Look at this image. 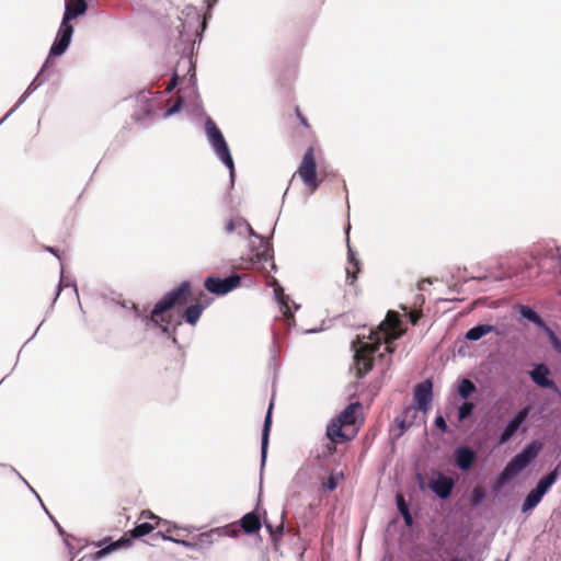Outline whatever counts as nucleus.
I'll list each match as a JSON object with an SVG mask.
<instances>
[{"mask_svg": "<svg viewBox=\"0 0 561 561\" xmlns=\"http://www.w3.org/2000/svg\"><path fill=\"white\" fill-rule=\"evenodd\" d=\"M180 18L181 24L178 26L179 41L183 45L180 53V60H185L187 64V71L184 75L185 90L192 91L193 101L192 108L197 117H203L204 122L210 117L203 105V101L197 88L196 64H197V49L203 41L204 33L208 26L205 18L201 16V12L194 5H187Z\"/></svg>", "mask_w": 561, "mask_h": 561, "instance_id": "obj_1", "label": "nucleus"}, {"mask_svg": "<svg viewBox=\"0 0 561 561\" xmlns=\"http://www.w3.org/2000/svg\"><path fill=\"white\" fill-rule=\"evenodd\" d=\"M171 80L164 90H152L147 87L138 91L135 95H130L124 101H134V111L130 114V119L139 125L142 129H148L152 125V119L156 115L163 111L159 107V103L163 95L171 93L180 83L179 65L169 70Z\"/></svg>", "mask_w": 561, "mask_h": 561, "instance_id": "obj_2", "label": "nucleus"}, {"mask_svg": "<svg viewBox=\"0 0 561 561\" xmlns=\"http://www.w3.org/2000/svg\"><path fill=\"white\" fill-rule=\"evenodd\" d=\"M224 232L227 236H237L242 239L253 237L257 240V242L252 241L249 244V260L252 267L265 270V263L273 259V244L271 239L257 233L245 218L239 215L230 216L225 221Z\"/></svg>", "mask_w": 561, "mask_h": 561, "instance_id": "obj_3", "label": "nucleus"}, {"mask_svg": "<svg viewBox=\"0 0 561 561\" xmlns=\"http://www.w3.org/2000/svg\"><path fill=\"white\" fill-rule=\"evenodd\" d=\"M204 134L213 153L217 160L228 170L230 186L233 187L237 176L234 160L224 133L217 123L213 119V117H207V121H205Z\"/></svg>", "mask_w": 561, "mask_h": 561, "instance_id": "obj_4", "label": "nucleus"}, {"mask_svg": "<svg viewBox=\"0 0 561 561\" xmlns=\"http://www.w3.org/2000/svg\"><path fill=\"white\" fill-rule=\"evenodd\" d=\"M362 408L363 407L359 401L350 402L337 415L330 420L327 425L325 437L335 444H343L352 440L356 436L358 428L348 435L343 431V427L356 424V412Z\"/></svg>", "mask_w": 561, "mask_h": 561, "instance_id": "obj_5", "label": "nucleus"}, {"mask_svg": "<svg viewBox=\"0 0 561 561\" xmlns=\"http://www.w3.org/2000/svg\"><path fill=\"white\" fill-rule=\"evenodd\" d=\"M414 479L420 491L424 492L428 489L440 501L449 500L456 486V481L438 469H432L427 477L416 471Z\"/></svg>", "mask_w": 561, "mask_h": 561, "instance_id": "obj_6", "label": "nucleus"}, {"mask_svg": "<svg viewBox=\"0 0 561 561\" xmlns=\"http://www.w3.org/2000/svg\"><path fill=\"white\" fill-rule=\"evenodd\" d=\"M530 255L537 265V274L547 270L554 276H561V248L553 240L536 244Z\"/></svg>", "mask_w": 561, "mask_h": 561, "instance_id": "obj_7", "label": "nucleus"}, {"mask_svg": "<svg viewBox=\"0 0 561 561\" xmlns=\"http://www.w3.org/2000/svg\"><path fill=\"white\" fill-rule=\"evenodd\" d=\"M193 297V284L185 279L164 293L152 307V316H167L171 310L183 306Z\"/></svg>", "mask_w": 561, "mask_h": 561, "instance_id": "obj_8", "label": "nucleus"}, {"mask_svg": "<svg viewBox=\"0 0 561 561\" xmlns=\"http://www.w3.org/2000/svg\"><path fill=\"white\" fill-rule=\"evenodd\" d=\"M559 479V472L557 469L549 471L543 474L524 497L520 511L523 514H529L533 512L542 501L545 495L551 490Z\"/></svg>", "mask_w": 561, "mask_h": 561, "instance_id": "obj_9", "label": "nucleus"}, {"mask_svg": "<svg viewBox=\"0 0 561 561\" xmlns=\"http://www.w3.org/2000/svg\"><path fill=\"white\" fill-rule=\"evenodd\" d=\"M296 173L299 175L302 184L311 192H316L320 186V178L318 173V161L316 159V151L312 145H309L297 168Z\"/></svg>", "mask_w": 561, "mask_h": 561, "instance_id": "obj_10", "label": "nucleus"}, {"mask_svg": "<svg viewBox=\"0 0 561 561\" xmlns=\"http://www.w3.org/2000/svg\"><path fill=\"white\" fill-rule=\"evenodd\" d=\"M433 380L430 378L416 383L413 388V404L404 407L403 413L412 414V419H416L417 411L427 413L433 405Z\"/></svg>", "mask_w": 561, "mask_h": 561, "instance_id": "obj_11", "label": "nucleus"}, {"mask_svg": "<svg viewBox=\"0 0 561 561\" xmlns=\"http://www.w3.org/2000/svg\"><path fill=\"white\" fill-rule=\"evenodd\" d=\"M529 419V409L520 408L505 423L499 435L495 437L497 447L508 444L518 433H525L527 421Z\"/></svg>", "mask_w": 561, "mask_h": 561, "instance_id": "obj_12", "label": "nucleus"}, {"mask_svg": "<svg viewBox=\"0 0 561 561\" xmlns=\"http://www.w3.org/2000/svg\"><path fill=\"white\" fill-rule=\"evenodd\" d=\"M533 383L542 390L551 391L559 402H561V389L552 377V371L546 362L530 363V369L527 371Z\"/></svg>", "mask_w": 561, "mask_h": 561, "instance_id": "obj_13", "label": "nucleus"}, {"mask_svg": "<svg viewBox=\"0 0 561 561\" xmlns=\"http://www.w3.org/2000/svg\"><path fill=\"white\" fill-rule=\"evenodd\" d=\"M242 275L231 272L229 275L221 277L218 274H209L204 278V288L209 294L222 297L239 288L242 283Z\"/></svg>", "mask_w": 561, "mask_h": 561, "instance_id": "obj_14", "label": "nucleus"}, {"mask_svg": "<svg viewBox=\"0 0 561 561\" xmlns=\"http://www.w3.org/2000/svg\"><path fill=\"white\" fill-rule=\"evenodd\" d=\"M73 34L75 25L60 21L46 59L48 60L50 57L59 58L64 56L71 46Z\"/></svg>", "mask_w": 561, "mask_h": 561, "instance_id": "obj_15", "label": "nucleus"}, {"mask_svg": "<svg viewBox=\"0 0 561 561\" xmlns=\"http://www.w3.org/2000/svg\"><path fill=\"white\" fill-rule=\"evenodd\" d=\"M73 34L75 25L60 21L46 59L48 60L50 57L59 58L64 56L71 46Z\"/></svg>", "mask_w": 561, "mask_h": 561, "instance_id": "obj_16", "label": "nucleus"}, {"mask_svg": "<svg viewBox=\"0 0 561 561\" xmlns=\"http://www.w3.org/2000/svg\"><path fill=\"white\" fill-rule=\"evenodd\" d=\"M135 538H131L128 533L118 538L117 540H113L112 537L106 536L101 540L92 541V545L98 547L99 550L91 553L89 557L93 561H100L103 558L107 557L114 551L119 549H126L133 546Z\"/></svg>", "mask_w": 561, "mask_h": 561, "instance_id": "obj_17", "label": "nucleus"}, {"mask_svg": "<svg viewBox=\"0 0 561 561\" xmlns=\"http://www.w3.org/2000/svg\"><path fill=\"white\" fill-rule=\"evenodd\" d=\"M145 322L146 324L158 329L161 335L168 337L173 345H175L178 348H181L176 336L178 328L182 324L181 320L173 322L171 318L167 316H152L151 310L150 313L145 317Z\"/></svg>", "mask_w": 561, "mask_h": 561, "instance_id": "obj_18", "label": "nucleus"}, {"mask_svg": "<svg viewBox=\"0 0 561 561\" xmlns=\"http://www.w3.org/2000/svg\"><path fill=\"white\" fill-rule=\"evenodd\" d=\"M55 62H49L47 59H45L36 76L33 78V80L28 83L24 92L18 99V106H22L39 87H42L46 81L49 80V78L55 72Z\"/></svg>", "mask_w": 561, "mask_h": 561, "instance_id": "obj_19", "label": "nucleus"}, {"mask_svg": "<svg viewBox=\"0 0 561 561\" xmlns=\"http://www.w3.org/2000/svg\"><path fill=\"white\" fill-rule=\"evenodd\" d=\"M381 343L378 342L375 347L368 350L366 345L360 351H355L353 355V365L356 370V377L358 379L364 378L369 371L374 368V357L375 353H377L380 348Z\"/></svg>", "mask_w": 561, "mask_h": 561, "instance_id": "obj_20", "label": "nucleus"}, {"mask_svg": "<svg viewBox=\"0 0 561 561\" xmlns=\"http://www.w3.org/2000/svg\"><path fill=\"white\" fill-rule=\"evenodd\" d=\"M453 466L461 472H469L477 459V453L468 445L460 444L453 450Z\"/></svg>", "mask_w": 561, "mask_h": 561, "instance_id": "obj_21", "label": "nucleus"}, {"mask_svg": "<svg viewBox=\"0 0 561 561\" xmlns=\"http://www.w3.org/2000/svg\"><path fill=\"white\" fill-rule=\"evenodd\" d=\"M273 408H274V402L272 399L270 401L267 411L265 413L263 425H262V431H261V459H260L261 473L263 472V469L265 467L266 459H267L270 435H271L272 423H273Z\"/></svg>", "mask_w": 561, "mask_h": 561, "instance_id": "obj_22", "label": "nucleus"}, {"mask_svg": "<svg viewBox=\"0 0 561 561\" xmlns=\"http://www.w3.org/2000/svg\"><path fill=\"white\" fill-rule=\"evenodd\" d=\"M264 515V527L266 531L268 533L270 539L273 545V549L275 551L279 550L282 538L289 533V528L285 525L286 520V511L283 510L280 514V522L278 525H273L267 518H266V511L263 510Z\"/></svg>", "mask_w": 561, "mask_h": 561, "instance_id": "obj_23", "label": "nucleus"}, {"mask_svg": "<svg viewBox=\"0 0 561 561\" xmlns=\"http://www.w3.org/2000/svg\"><path fill=\"white\" fill-rule=\"evenodd\" d=\"M543 448V444L539 439H531L513 457L526 470L538 457Z\"/></svg>", "mask_w": 561, "mask_h": 561, "instance_id": "obj_24", "label": "nucleus"}, {"mask_svg": "<svg viewBox=\"0 0 561 561\" xmlns=\"http://www.w3.org/2000/svg\"><path fill=\"white\" fill-rule=\"evenodd\" d=\"M261 493L259 494V496ZM260 507V501L257 502L255 510L249 513H245L239 520V526L241 531L245 535H256L260 533L262 526L264 525V520L262 522L260 515L255 512Z\"/></svg>", "mask_w": 561, "mask_h": 561, "instance_id": "obj_25", "label": "nucleus"}, {"mask_svg": "<svg viewBox=\"0 0 561 561\" xmlns=\"http://www.w3.org/2000/svg\"><path fill=\"white\" fill-rule=\"evenodd\" d=\"M279 306V309L286 319L288 328H293L296 324L295 312L299 310L300 305L296 304L289 295L284 291L278 295V298H274Z\"/></svg>", "mask_w": 561, "mask_h": 561, "instance_id": "obj_26", "label": "nucleus"}, {"mask_svg": "<svg viewBox=\"0 0 561 561\" xmlns=\"http://www.w3.org/2000/svg\"><path fill=\"white\" fill-rule=\"evenodd\" d=\"M490 333H494L496 336H502L504 331L495 324L477 323L466 331L465 339L470 342H477Z\"/></svg>", "mask_w": 561, "mask_h": 561, "instance_id": "obj_27", "label": "nucleus"}, {"mask_svg": "<svg viewBox=\"0 0 561 561\" xmlns=\"http://www.w3.org/2000/svg\"><path fill=\"white\" fill-rule=\"evenodd\" d=\"M516 310L518 312V321L534 324L537 329L541 330L547 322L530 305H517Z\"/></svg>", "mask_w": 561, "mask_h": 561, "instance_id": "obj_28", "label": "nucleus"}, {"mask_svg": "<svg viewBox=\"0 0 561 561\" xmlns=\"http://www.w3.org/2000/svg\"><path fill=\"white\" fill-rule=\"evenodd\" d=\"M399 321L398 313L388 311L386 318L378 324V330L386 340H397L401 337L402 334L397 332Z\"/></svg>", "mask_w": 561, "mask_h": 561, "instance_id": "obj_29", "label": "nucleus"}, {"mask_svg": "<svg viewBox=\"0 0 561 561\" xmlns=\"http://www.w3.org/2000/svg\"><path fill=\"white\" fill-rule=\"evenodd\" d=\"M89 10V3L87 0H77V4L75 7L69 5L65 2V9L62 13L61 21L68 24H73L72 21L77 20L80 16H83Z\"/></svg>", "mask_w": 561, "mask_h": 561, "instance_id": "obj_30", "label": "nucleus"}, {"mask_svg": "<svg viewBox=\"0 0 561 561\" xmlns=\"http://www.w3.org/2000/svg\"><path fill=\"white\" fill-rule=\"evenodd\" d=\"M205 310V306L202 304H191L186 306L183 310L179 311V317L182 322H185L192 327H195L203 312Z\"/></svg>", "mask_w": 561, "mask_h": 561, "instance_id": "obj_31", "label": "nucleus"}, {"mask_svg": "<svg viewBox=\"0 0 561 561\" xmlns=\"http://www.w3.org/2000/svg\"><path fill=\"white\" fill-rule=\"evenodd\" d=\"M415 419H412V414L401 413L394 417V424L398 428V432H391V442L394 444L414 423Z\"/></svg>", "mask_w": 561, "mask_h": 561, "instance_id": "obj_32", "label": "nucleus"}, {"mask_svg": "<svg viewBox=\"0 0 561 561\" xmlns=\"http://www.w3.org/2000/svg\"><path fill=\"white\" fill-rule=\"evenodd\" d=\"M478 390L476 383L467 377L457 380L456 391L461 400H471L470 397Z\"/></svg>", "mask_w": 561, "mask_h": 561, "instance_id": "obj_33", "label": "nucleus"}, {"mask_svg": "<svg viewBox=\"0 0 561 561\" xmlns=\"http://www.w3.org/2000/svg\"><path fill=\"white\" fill-rule=\"evenodd\" d=\"M476 407H477L476 400H462L460 405L457 408L458 422H465L468 420H472Z\"/></svg>", "mask_w": 561, "mask_h": 561, "instance_id": "obj_34", "label": "nucleus"}, {"mask_svg": "<svg viewBox=\"0 0 561 561\" xmlns=\"http://www.w3.org/2000/svg\"><path fill=\"white\" fill-rule=\"evenodd\" d=\"M66 287H72L73 288V293L75 295L77 296V299H79V293H78V287H77V284L75 280H70L68 283L65 282V276H64V267L61 266L60 267V278H59V282L57 284V287H56V293H55V296H54V299L50 304V309L54 307L55 302L57 301L60 293L66 288ZM79 301V307L80 309L82 310V306L80 304V300Z\"/></svg>", "mask_w": 561, "mask_h": 561, "instance_id": "obj_35", "label": "nucleus"}, {"mask_svg": "<svg viewBox=\"0 0 561 561\" xmlns=\"http://www.w3.org/2000/svg\"><path fill=\"white\" fill-rule=\"evenodd\" d=\"M396 506L400 515L402 516L407 526H411L413 523V516L411 513V504L405 501L402 495H396Z\"/></svg>", "mask_w": 561, "mask_h": 561, "instance_id": "obj_36", "label": "nucleus"}, {"mask_svg": "<svg viewBox=\"0 0 561 561\" xmlns=\"http://www.w3.org/2000/svg\"><path fill=\"white\" fill-rule=\"evenodd\" d=\"M524 470V467L512 457L500 472L511 482Z\"/></svg>", "mask_w": 561, "mask_h": 561, "instance_id": "obj_37", "label": "nucleus"}, {"mask_svg": "<svg viewBox=\"0 0 561 561\" xmlns=\"http://www.w3.org/2000/svg\"><path fill=\"white\" fill-rule=\"evenodd\" d=\"M217 537L216 528H211L208 531L201 533L194 540L196 542V550H202L210 547Z\"/></svg>", "mask_w": 561, "mask_h": 561, "instance_id": "obj_38", "label": "nucleus"}, {"mask_svg": "<svg viewBox=\"0 0 561 561\" xmlns=\"http://www.w3.org/2000/svg\"><path fill=\"white\" fill-rule=\"evenodd\" d=\"M486 497H488L486 489L482 485H476L469 495V504L472 507H480L483 504V502L486 500Z\"/></svg>", "mask_w": 561, "mask_h": 561, "instance_id": "obj_39", "label": "nucleus"}, {"mask_svg": "<svg viewBox=\"0 0 561 561\" xmlns=\"http://www.w3.org/2000/svg\"><path fill=\"white\" fill-rule=\"evenodd\" d=\"M540 331L546 334L548 342L550 346L553 348V351L558 355H561V339L552 330V328L547 323Z\"/></svg>", "mask_w": 561, "mask_h": 561, "instance_id": "obj_40", "label": "nucleus"}, {"mask_svg": "<svg viewBox=\"0 0 561 561\" xmlns=\"http://www.w3.org/2000/svg\"><path fill=\"white\" fill-rule=\"evenodd\" d=\"M154 527L149 522L136 524L133 529L128 531L129 536L135 539H141L145 536L151 534Z\"/></svg>", "mask_w": 561, "mask_h": 561, "instance_id": "obj_41", "label": "nucleus"}, {"mask_svg": "<svg viewBox=\"0 0 561 561\" xmlns=\"http://www.w3.org/2000/svg\"><path fill=\"white\" fill-rule=\"evenodd\" d=\"M345 233H346V242H347V262L351 264L354 268L359 267V260L357 257L356 252L353 250V248L350 244V230H351V224H350V213H347V224L344 227Z\"/></svg>", "mask_w": 561, "mask_h": 561, "instance_id": "obj_42", "label": "nucleus"}, {"mask_svg": "<svg viewBox=\"0 0 561 561\" xmlns=\"http://www.w3.org/2000/svg\"><path fill=\"white\" fill-rule=\"evenodd\" d=\"M217 530V537H230L236 538L241 533L239 524L230 523L225 526L215 527Z\"/></svg>", "mask_w": 561, "mask_h": 561, "instance_id": "obj_43", "label": "nucleus"}, {"mask_svg": "<svg viewBox=\"0 0 561 561\" xmlns=\"http://www.w3.org/2000/svg\"><path fill=\"white\" fill-rule=\"evenodd\" d=\"M279 352H280V350L277 346V334L274 332L272 343L270 346V358H268V363H267L268 369H273L274 371H276V369L278 368L277 356H278Z\"/></svg>", "mask_w": 561, "mask_h": 561, "instance_id": "obj_44", "label": "nucleus"}, {"mask_svg": "<svg viewBox=\"0 0 561 561\" xmlns=\"http://www.w3.org/2000/svg\"><path fill=\"white\" fill-rule=\"evenodd\" d=\"M510 481L499 472L490 484L491 492L494 496H499Z\"/></svg>", "mask_w": 561, "mask_h": 561, "instance_id": "obj_45", "label": "nucleus"}, {"mask_svg": "<svg viewBox=\"0 0 561 561\" xmlns=\"http://www.w3.org/2000/svg\"><path fill=\"white\" fill-rule=\"evenodd\" d=\"M184 106H185V100H184V98H181L170 108L162 111V117L164 119H168L171 116L180 114L183 111Z\"/></svg>", "mask_w": 561, "mask_h": 561, "instance_id": "obj_46", "label": "nucleus"}, {"mask_svg": "<svg viewBox=\"0 0 561 561\" xmlns=\"http://www.w3.org/2000/svg\"><path fill=\"white\" fill-rule=\"evenodd\" d=\"M148 514V516L150 518H153L157 520V524L160 525V524H167L168 525V531H174V530H180V529H185L184 527H180L178 524L173 523V522H168L159 516H156L153 513H151L150 511H147L146 512Z\"/></svg>", "mask_w": 561, "mask_h": 561, "instance_id": "obj_47", "label": "nucleus"}, {"mask_svg": "<svg viewBox=\"0 0 561 561\" xmlns=\"http://www.w3.org/2000/svg\"><path fill=\"white\" fill-rule=\"evenodd\" d=\"M434 425L436 428H438L442 433L444 434H450L451 433V430L450 427L448 426L445 417L438 413L435 419H434Z\"/></svg>", "mask_w": 561, "mask_h": 561, "instance_id": "obj_48", "label": "nucleus"}, {"mask_svg": "<svg viewBox=\"0 0 561 561\" xmlns=\"http://www.w3.org/2000/svg\"><path fill=\"white\" fill-rule=\"evenodd\" d=\"M219 0H203V14L201 13L202 18H205L208 22V19L211 16V11L215 8V5L218 3Z\"/></svg>", "mask_w": 561, "mask_h": 561, "instance_id": "obj_49", "label": "nucleus"}, {"mask_svg": "<svg viewBox=\"0 0 561 561\" xmlns=\"http://www.w3.org/2000/svg\"><path fill=\"white\" fill-rule=\"evenodd\" d=\"M71 535L67 533V537H61L62 538V541L66 546V548L68 549V552L70 554V561H72L75 559V557L80 552L78 551L77 547L70 541L71 540Z\"/></svg>", "mask_w": 561, "mask_h": 561, "instance_id": "obj_50", "label": "nucleus"}, {"mask_svg": "<svg viewBox=\"0 0 561 561\" xmlns=\"http://www.w3.org/2000/svg\"><path fill=\"white\" fill-rule=\"evenodd\" d=\"M266 286L273 287L274 298H278V295L284 291L283 286L279 284L278 279L275 277H270L266 282Z\"/></svg>", "mask_w": 561, "mask_h": 561, "instance_id": "obj_51", "label": "nucleus"}, {"mask_svg": "<svg viewBox=\"0 0 561 561\" xmlns=\"http://www.w3.org/2000/svg\"><path fill=\"white\" fill-rule=\"evenodd\" d=\"M42 508L47 514L49 519L54 523V525H55L59 536L60 537H67V531L60 526V524L56 520V518L49 513V511L47 510V507L45 506L44 503H42Z\"/></svg>", "mask_w": 561, "mask_h": 561, "instance_id": "obj_52", "label": "nucleus"}, {"mask_svg": "<svg viewBox=\"0 0 561 561\" xmlns=\"http://www.w3.org/2000/svg\"><path fill=\"white\" fill-rule=\"evenodd\" d=\"M383 352L388 356V359H387V367L382 370V374H385V371L388 370L391 367V364H392L391 356L396 352V345L387 344L383 347Z\"/></svg>", "mask_w": 561, "mask_h": 561, "instance_id": "obj_53", "label": "nucleus"}, {"mask_svg": "<svg viewBox=\"0 0 561 561\" xmlns=\"http://www.w3.org/2000/svg\"><path fill=\"white\" fill-rule=\"evenodd\" d=\"M130 310H131L135 319H141L142 321H145V317L148 316V314H145V309L141 310L139 308V306L135 302H130Z\"/></svg>", "mask_w": 561, "mask_h": 561, "instance_id": "obj_54", "label": "nucleus"}, {"mask_svg": "<svg viewBox=\"0 0 561 561\" xmlns=\"http://www.w3.org/2000/svg\"><path fill=\"white\" fill-rule=\"evenodd\" d=\"M337 480L335 478H329L324 483H322V490L327 492H332L337 488Z\"/></svg>", "mask_w": 561, "mask_h": 561, "instance_id": "obj_55", "label": "nucleus"}, {"mask_svg": "<svg viewBox=\"0 0 561 561\" xmlns=\"http://www.w3.org/2000/svg\"><path fill=\"white\" fill-rule=\"evenodd\" d=\"M359 272V267L357 268H354V271H351L350 268H346L345 270V273H346V283L348 285H354V283L356 282L357 279V274Z\"/></svg>", "mask_w": 561, "mask_h": 561, "instance_id": "obj_56", "label": "nucleus"}, {"mask_svg": "<svg viewBox=\"0 0 561 561\" xmlns=\"http://www.w3.org/2000/svg\"><path fill=\"white\" fill-rule=\"evenodd\" d=\"M255 270V267H253ZM256 271L263 273V274H267L270 272H277V265L275 264L274 262V257L268 260L266 263H265V270H259L256 268Z\"/></svg>", "mask_w": 561, "mask_h": 561, "instance_id": "obj_57", "label": "nucleus"}, {"mask_svg": "<svg viewBox=\"0 0 561 561\" xmlns=\"http://www.w3.org/2000/svg\"><path fill=\"white\" fill-rule=\"evenodd\" d=\"M197 301L195 304H202L205 306V309L211 304L213 299L204 294L203 290L198 291Z\"/></svg>", "mask_w": 561, "mask_h": 561, "instance_id": "obj_58", "label": "nucleus"}, {"mask_svg": "<svg viewBox=\"0 0 561 561\" xmlns=\"http://www.w3.org/2000/svg\"><path fill=\"white\" fill-rule=\"evenodd\" d=\"M295 114H296V117L299 121L300 125H302L306 128H310L308 118L301 113L299 106L295 107Z\"/></svg>", "mask_w": 561, "mask_h": 561, "instance_id": "obj_59", "label": "nucleus"}, {"mask_svg": "<svg viewBox=\"0 0 561 561\" xmlns=\"http://www.w3.org/2000/svg\"><path fill=\"white\" fill-rule=\"evenodd\" d=\"M176 545L183 546L187 549L196 550V542L195 540H186V539H178Z\"/></svg>", "mask_w": 561, "mask_h": 561, "instance_id": "obj_60", "label": "nucleus"}, {"mask_svg": "<svg viewBox=\"0 0 561 561\" xmlns=\"http://www.w3.org/2000/svg\"><path fill=\"white\" fill-rule=\"evenodd\" d=\"M508 276L506 274H500V275H483V276H479L477 277L478 280H482V279H488V278H492L494 282H502L504 279H506Z\"/></svg>", "mask_w": 561, "mask_h": 561, "instance_id": "obj_61", "label": "nucleus"}, {"mask_svg": "<svg viewBox=\"0 0 561 561\" xmlns=\"http://www.w3.org/2000/svg\"><path fill=\"white\" fill-rule=\"evenodd\" d=\"M468 351H469V345L467 344V342L466 341L460 342L458 350H457V354L460 357H466L469 354Z\"/></svg>", "mask_w": 561, "mask_h": 561, "instance_id": "obj_62", "label": "nucleus"}, {"mask_svg": "<svg viewBox=\"0 0 561 561\" xmlns=\"http://www.w3.org/2000/svg\"><path fill=\"white\" fill-rule=\"evenodd\" d=\"M21 106H18V103L15 102V104L13 105V107L11 110H9L5 115L0 118V126L15 112L20 108Z\"/></svg>", "mask_w": 561, "mask_h": 561, "instance_id": "obj_63", "label": "nucleus"}, {"mask_svg": "<svg viewBox=\"0 0 561 561\" xmlns=\"http://www.w3.org/2000/svg\"><path fill=\"white\" fill-rule=\"evenodd\" d=\"M21 106H18V103L15 102V104L13 105V107L11 110H9L5 115L0 118V126L15 112L20 108Z\"/></svg>", "mask_w": 561, "mask_h": 561, "instance_id": "obj_64", "label": "nucleus"}]
</instances>
